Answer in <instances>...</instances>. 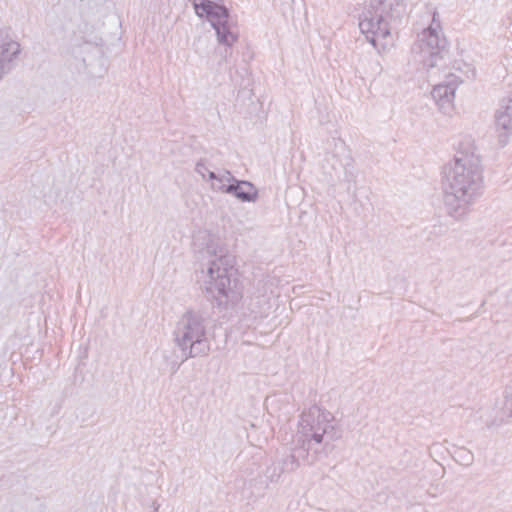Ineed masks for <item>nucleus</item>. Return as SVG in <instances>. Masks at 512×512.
Wrapping results in <instances>:
<instances>
[{"label":"nucleus","instance_id":"nucleus-1","mask_svg":"<svg viewBox=\"0 0 512 512\" xmlns=\"http://www.w3.org/2000/svg\"><path fill=\"white\" fill-rule=\"evenodd\" d=\"M481 160L471 139L458 144L454 160L446 166L444 205L449 216L463 219L480 198L483 188Z\"/></svg>","mask_w":512,"mask_h":512},{"label":"nucleus","instance_id":"nucleus-2","mask_svg":"<svg viewBox=\"0 0 512 512\" xmlns=\"http://www.w3.org/2000/svg\"><path fill=\"white\" fill-rule=\"evenodd\" d=\"M209 254L216 256L205 269L197 273V282L205 292L223 310L235 308L243 298V286L234 277V267L229 256L218 255V243L210 238L206 245Z\"/></svg>","mask_w":512,"mask_h":512},{"label":"nucleus","instance_id":"nucleus-3","mask_svg":"<svg viewBox=\"0 0 512 512\" xmlns=\"http://www.w3.org/2000/svg\"><path fill=\"white\" fill-rule=\"evenodd\" d=\"M402 12L397 0H371L360 17L359 28L375 48L386 49L392 45L391 24Z\"/></svg>","mask_w":512,"mask_h":512},{"label":"nucleus","instance_id":"nucleus-4","mask_svg":"<svg viewBox=\"0 0 512 512\" xmlns=\"http://www.w3.org/2000/svg\"><path fill=\"white\" fill-rule=\"evenodd\" d=\"M334 431V416L326 409L312 406L300 415L294 441L306 451V461L313 464L317 460L318 448L325 443Z\"/></svg>","mask_w":512,"mask_h":512},{"label":"nucleus","instance_id":"nucleus-5","mask_svg":"<svg viewBox=\"0 0 512 512\" xmlns=\"http://www.w3.org/2000/svg\"><path fill=\"white\" fill-rule=\"evenodd\" d=\"M448 42L437 12L433 13L430 24L417 36L412 47L414 61L422 65L428 74H435L445 63Z\"/></svg>","mask_w":512,"mask_h":512},{"label":"nucleus","instance_id":"nucleus-6","mask_svg":"<svg viewBox=\"0 0 512 512\" xmlns=\"http://www.w3.org/2000/svg\"><path fill=\"white\" fill-rule=\"evenodd\" d=\"M174 339L185 360L206 356L210 352L206 319L198 311L189 310L180 317Z\"/></svg>","mask_w":512,"mask_h":512},{"label":"nucleus","instance_id":"nucleus-7","mask_svg":"<svg viewBox=\"0 0 512 512\" xmlns=\"http://www.w3.org/2000/svg\"><path fill=\"white\" fill-rule=\"evenodd\" d=\"M20 52V44L0 30V74L3 77L11 71Z\"/></svg>","mask_w":512,"mask_h":512},{"label":"nucleus","instance_id":"nucleus-8","mask_svg":"<svg viewBox=\"0 0 512 512\" xmlns=\"http://www.w3.org/2000/svg\"><path fill=\"white\" fill-rule=\"evenodd\" d=\"M194 9L199 17H206L212 27L229 18L228 9L211 0H195Z\"/></svg>","mask_w":512,"mask_h":512},{"label":"nucleus","instance_id":"nucleus-9","mask_svg":"<svg viewBox=\"0 0 512 512\" xmlns=\"http://www.w3.org/2000/svg\"><path fill=\"white\" fill-rule=\"evenodd\" d=\"M457 87V83L453 82L449 78H446L445 82L433 87L431 95L439 109L444 113L448 114L453 110Z\"/></svg>","mask_w":512,"mask_h":512},{"label":"nucleus","instance_id":"nucleus-10","mask_svg":"<svg viewBox=\"0 0 512 512\" xmlns=\"http://www.w3.org/2000/svg\"><path fill=\"white\" fill-rule=\"evenodd\" d=\"M495 118L496 129L499 132L500 141L505 143L507 137L512 134V94L503 101Z\"/></svg>","mask_w":512,"mask_h":512},{"label":"nucleus","instance_id":"nucleus-11","mask_svg":"<svg viewBox=\"0 0 512 512\" xmlns=\"http://www.w3.org/2000/svg\"><path fill=\"white\" fill-rule=\"evenodd\" d=\"M227 194L236 197L241 202H256L258 189L249 181L234 178L231 185L227 186Z\"/></svg>","mask_w":512,"mask_h":512},{"label":"nucleus","instance_id":"nucleus-12","mask_svg":"<svg viewBox=\"0 0 512 512\" xmlns=\"http://www.w3.org/2000/svg\"><path fill=\"white\" fill-rule=\"evenodd\" d=\"M217 40L220 44L231 47L238 40V29L236 25L228 18L213 26Z\"/></svg>","mask_w":512,"mask_h":512},{"label":"nucleus","instance_id":"nucleus-13","mask_svg":"<svg viewBox=\"0 0 512 512\" xmlns=\"http://www.w3.org/2000/svg\"><path fill=\"white\" fill-rule=\"evenodd\" d=\"M270 307V297L261 292L253 294L247 303V309L255 319L265 317Z\"/></svg>","mask_w":512,"mask_h":512},{"label":"nucleus","instance_id":"nucleus-14","mask_svg":"<svg viewBox=\"0 0 512 512\" xmlns=\"http://www.w3.org/2000/svg\"><path fill=\"white\" fill-rule=\"evenodd\" d=\"M453 68L458 74H449L447 78L457 83V85L467 80L474 79L476 76V70L474 66L469 63L456 60L453 64Z\"/></svg>","mask_w":512,"mask_h":512},{"label":"nucleus","instance_id":"nucleus-15","mask_svg":"<svg viewBox=\"0 0 512 512\" xmlns=\"http://www.w3.org/2000/svg\"><path fill=\"white\" fill-rule=\"evenodd\" d=\"M234 176L228 170H220L217 172L215 181L210 184V189L217 193L227 194V186L234 181Z\"/></svg>","mask_w":512,"mask_h":512},{"label":"nucleus","instance_id":"nucleus-16","mask_svg":"<svg viewBox=\"0 0 512 512\" xmlns=\"http://www.w3.org/2000/svg\"><path fill=\"white\" fill-rule=\"evenodd\" d=\"M284 471L285 469L280 462H273L266 468L265 477L270 483H276Z\"/></svg>","mask_w":512,"mask_h":512},{"label":"nucleus","instance_id":"nucleus-17","mask_svg":"<svg viewBox=\"0 0 512 512\" xmlns=\"http://www.w3.org/2000/svg\"><path fill=\"white\" fill-rule=\"evenodd\" d=\"M455 457L458 462H460L462 465L469 466L473 462V454L471 451L460 448L455 452Z\"/></svg>","mask_w":512,"mask_h":512},{"label":"nucleus","instance_id":"nucleus-18","mask_svg":"<svg viewBox=\"0 0 512 512\" xmlns=\"http://www.w3.org/2000/svg\"><path fill=\"white\" fill-rule=\"evenodd\" d=\"M281 464L284 468L286 467L287 470L294 471L299 466V458L296 455L291 454L287 456Z\"/></svg>","mask_w":512,"mask_h":512},{"label":"nucleus","instance_id":"nucleus-19","mask_svg":"<svg viewBox=\"0 0 512 512\" xmlns=\"http://www.w3.org/2000/svg\"><path fill=\"white\" fill-rule=\"evenodd\" d=\"M210 171L208 163L205 159H200L195 165V172L201 176L203 180H206V175Z\"/></svg>","mask_w":512,"mask_h":512},{"label":"nucleus","instance_id":"nucleus-20","mask_svg":"<svg viewBox=\"0 0 512 512\" xmlns=\"http://www.w3.org/2000/svg\"><path fill=\"white\" fill-rule=\"evenodd\" d=\"M504 409L509 417H512V393L506 396Z\"/></svg>","mask_w":512,"mask_h":512},{"label":"nucleus","instance_id":"nucleus-21","mask_svg":"<svg viewBox=\"0 0 512 512\" xmlns=\"http://www.w3.org/2000/svg\"><path fill=\"white\" fill-rule=\"evenodd\" d=\"M216 177H217V172L212 171L210 169V171L206 175V180L205 181L208 182L209 185H210V184H212L213 181H215Z\"/></svg>","mask_w":512,"mask_h":512},{"label":"nucleus","instance_id":"nucleus-22","mask_svg":"<svg viewBox=\"0 0 512 512\" xmlns=\"http://www.w3.org/2000/svg\"><path fill=\"white\" fill-rule=\"evenodd\" d=\"M159 508H160V505L157 502H153V504H152L153 512H158Z\"/></svg>","mask_w":512,"mask_h":512},{"label":"nucleus","instance_id":"nucleus-23","mask_svg":"<svg viewBox=\"0 0 512 512\" xmlns=\"http://www.w3.org/2000/svg\"><path fill=\"white\" fill-rule=\"evenodd\" d=\"M45 202L50 204V200L49 199H45Z\"/></svg>","mask_w":512,"mask_h":512},{"label":"nucleus","instance_id":"nucleus-24","mask_svg":"<svg viewBox=\"0 0 512 512\" xmlns=\"http://www.w3.org/2000/svg\"><path fill=\"white\" fill-rule=\"evenodd\" d=\"M3 76L0 74V81L2 80Z\"/></svg>","mask_w":512,"mask_h":512}]
</instances>
